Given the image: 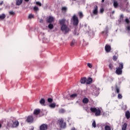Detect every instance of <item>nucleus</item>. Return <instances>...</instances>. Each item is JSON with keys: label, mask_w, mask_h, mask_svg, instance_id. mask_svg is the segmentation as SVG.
<instances>
[{"label": "nucleus", "mask_w": 130, "mask_h": 130, "mask_svg": "<svg viewBox=\"0 0 130 130\" xmlns=\"http://www.w3.org/2000/svg\"><path fill=\"white\" fill-rule=\"evenodd\" d=\"M55 103H52L50 105V107H51V108H55Z\"/></svg>", "instance_id": "nucleus-29"}, {"label": "nucleus", "mask_w": 130, "mask_h": 130, "mask_svg": "<svg viewBox=\"0 0 130 130\" xmlns=\"http://www.w3.org/2000/svg\"><path fill=\"white\" fill-rule=\"evenodd\" d=\"M105 130H111V127H110V126L106 125L105 126Z\"/></svg>", "instance_id": "nucleus-26"}, {"label": "nucleus", "mask_w": 130, "mask_h": 130, "mask_svg": "<svg viewBox=\"0 0 130 130\" xmlns=\"http://www.w3.org/2000/svg\"><path fill=\"white\" fill-rule=\"evenodd\" d=\"M92 14L95 16H97V15H98V6H97V5H95L94 6Z\"/></svg>", "instance_id": "nucleus-6"}, {"label": "nucleus", "mask_w": 130, "mask_h": 130, "mask_svg": "<svg viewBox=\"0 0 130 130\" xmlns=\"http://www.w3.org/2000/svg\"><path fill=\"white\" fill-rule=\"evenodd\" d=\"M125 117L127 118V119H129L130 118V113L129 111H127L125 113Z\"/></svg>", "instance_id": "nucleus-18"}, {"label": "nucleus", "mask_w": 130, "mask_h": 130, "mask_svg": "<svg viewBox=\"0 0 130 130\" xmlns=\"http://www.w3.org/2000/svg\"><path fill=\"white\" fill-rule=\"evenodd\" d=\"M40 103L42 105H44V104H45V100H44V99H42L40 101Z\"/></svg>", "instance_id": "nucleus-24"}, {"label": "nucleus", "mask_w": 130, "mask_h": 130, "mask_svg": "<svg viewBox=\"0 0 130 130\" xmlns=\"http://www.w3.org/2000/svg\"><path fill=\"white\" fill-rule=\"evenodd\" d=\"M40 112H41V110L40 109H36L34 111V114L35 115H38V114H39Z\"/></svg>", "instance_id": "nucleus-13"}, {"label": "nucleus", "mask_w": 130, "mask_h": 130, "mask_svg": "<svg viewBox=\"0 0 130 130\" xmlns=\"http://www.w3.org/2000/svg\"><path fill=\"white\" fill-rule=\"evenodd\" d=\"M34 11H35L36 12H37L38 11H39V8H38V7L35 6V7L34 8Z\"/></svg>", "instance_id": "nucleus-36"}, {"label": "nucleus", "mask_w": 130, "mask_h": 130, "mask_svg": "<svg viewBox=\"0 0 130 130\" xmlns=\"http://www.w3.org/2000/svg\"><path fill=\"white\" fill-rule=\"evenodd\" d=\"M90 110L93 113H95V116H100L101 115V110L100 108L91 107Z\"/></svg>", "instance_id": "nucleus-2"}, {"label": "nucleus", "mask_w": 130, "mask_h": 130, "mask_svg": "<svg viewBox=\"0 0 130 130\" xmlns=\"http://www.w3.org/2000/svg\"><path fill=\"white\" fill-rule=\"evenodd\" d=\"M9 14L11 16H14V15H15V12H14V11H10L9 12Z\"/></svg>", "instance_id": "nucleus-41"}, {"label": "nucleus", "mask_w": 130, "mask_h": 130, "mask_svg": "<svg viewBox=\"0 0 130 130\" xmlns=\"http://www.w3.org/2000/svg\"><path fill=\"white\" fill-rule=\"evenodd\" d=\"M80 82L81 84H85V83H86V82H87V78H86L85 77L82 78L80 79Z\"/></svg>", "instance_id": "nucleus-15"}, {"label": "nucleus", "mask_w": 130, "mask_h": 130, "mask_svg": "<svg viewBox=\"0 0 130 130\" xmlns=\"http://www.w3.org/2000/svg\"><path fill=\"white\" fill-rule=\"evenodd\" d=\"M118 99H122V95H121V94L118 93Z\"/></svg>", "instance_id": "nucleus-35"}, {"label": "nucleus", "mask_w": 130, "mask_h": 130, "mask_svg": "<svg viewBox=\"0 0 130 130\" xmlns=\"http://www.w3.org/2000/svg\"><path fill=\"white\" fill-rule=\"evenodd\" d=\"M72 20H73L74 26H78L79 25V18L76 14L73 15Z\"/></svg>", "instance_id": "nucleus-5"}, {"label": "nucleus", "mask_w": 130, "mask_h": 130, "mask_svg": "<svg viewBox=\"0 0 130 130\" xmlns=\"http://www.w3.org/2000/svg\"><path fill=\"white\" fill-rule=\"evenodd\" d=\"M67 20L63 18L61 20H59V24L61 25V31L64 34H67V33H69L70 32V27H68V25L66 24V22Z\"/></svg>", "instance_id": "nucleus-1"}, {"label": "nucleus", "mask_w": 130, "mask_h": 130, "mask_svg": "<svg viewBox=\"0 0 130 130\" xmlns=\"http://www.w3.org/2000/svg\"><path fill=\"white\" fill-rule=\"evenodd\" d=\"M36 5L37 6H39V7H41V6H42V4H41V3H40L39 2H36Z\"/></svg>", "instance_id": "nucleus-37"}, {"label": "nucleus", "mask_w": 130, "mask_h": 130, "mask_svg": "<svg viewBox=\"0 0 130 130\" xmlns=\"http://www.w3.org/2000/svg\"><path fill=\"white\" fill-rule=\"evenodd\" d=\"M120 19L121 21H122V20H123V15L121 14L120 16Z\"/></svg>", "instance_id": "nucleus-42"}, {"label": "nucleus", "mask_w": 130, "mask_h": 130, "mask_svg": "<svg viewBox=\"0 0 130 130\" xmlns=\"http://www.w3.org/2000/svg\"><path fill=\"white\" fill-rule=\"evenodd\" d=\"M113 59L114 60V61H116L117 60V57H116L115 55L113 56Z\"/></svg>", "instance_id": "nucleus-39"}, {"label": "nucleus", "mask_w": 130, "mask_h": 130, "mask_svg": "<svg viewBox=\"0 0 130 130\" xmlns=\"http://www.w3.org/2000/svg\"><path fill=\"white\" fill-rule=\"evenodd\" d=\"M116 74L117 75H122V69H123V63L120 62L118 64V68H116Z\"/></svg>", "instance_id": "nucleus-4"}, {"label": "nucleus", "mask_w": 130, "mask_h": 130, "mask_svg": "<svg viewBox=\"0 0 130 130\" xmlns=\"http://www.w3.org/2000/svg\"><path fill=\"white\" fill-rule=\"evenodd\" d=\"M115 92L117 93V94H119L120 92V90L119 89L118 86H117V85H116L115 86Z\"/></svg>", "instance_id": "nucleus-22"}, {"label": "nucleus", "mask_w": 130, "mask_h": 130, "mask_svg": "<svg viewBox=\"0 0 130 130\" xmlns=\"http://www.w3.org/2000/svg\"><path fill=\"white\" fill-rule=\"evenodd\" d=\"M7 126L13 128V120H10L8 122Z\"/></svg>", "instance_id": "nucleus-14"}, {"label": "nucleus", "mask_w": 130, "mask_h": 130, "mask_svg": "<svg viewBox=\"0 0 130 130\" xmlns=\"http://www.w3.org/2000/svg\"><path fill=\"white\" fill-rule=\"evenodd\" d=\"M33 129H34V128H31V130H33Z\"/></svg>", "instance_id": "nucleus-54"}, {"label": "nucleus", "mask_w": 130, "mask_h": 130, "mask_svg": "<svg viewBox=\"0 0 130 130\" xmlns=\"http://www.w3.org/2000/svg\"><path fill=\"white\" fill-rule=\"evenodd\" d=\"M102 3H104V0H102Z\"/></svg>", "instance_id": "nucleus-52"}, {"label": "nucleus", "mask_w": 130, "mask_h": 130, "mask_svg": "<svg viewBox=\"0 0 130 130\" xmlns=\"http://www.w3.org/2000/svg\"><path fill=\"white\" fill-rule=\"evenodd\" d=\"M82 102L84 104H87V103H89V99L87 98H85L82 100Z\"/></svg>", "instance_id": "nucleus-17"}, {"label": "nucleus", "mask_w": 130, "mask_h": 130, "mask_svg": "<svg viewBox=\"0 0 130 130\" xmlns=\"http://www.w3.org/2000/svg\"><path fill=\"white\" fill-rule=\"evenodd\" d=\"M23 3V0H16V6H21Z\"/></svg>", "instance_id": "nucleus-16"}, {"label": "nucleus", "mask_w": 130, "mask_h": 130, "mask_svg": "<svg viewBox=\"0 0 130 130\" xmlns=\"http://www.w3.org/2000/svg\"><path fill=\"white\" fill-rule=\"evenodd\" d=\"M59 112H63V109H61V110L59 111Z\"/></svg>", "instance_id": "nucleus-49"}, {"label": "nucleus", "mask_w": 130, "mask_h": 130, "mask_svg": "<svg viewBox=\"0 0 130 130\" xmlns=\"http://www.w3.org/2000/svg\"><path fill=\"white\" fill-rule=\"evenodd\" d=\"M127 29L128 31H130V26H128L127 27Z\"/></svg>", "instance_id": "nucleus-45"}, {"label": "nucleus", "mask_w": 130, "mask_h": 130, "mask_svg": "<svg viewBox=\"0 0 130 130\" xmlns=\"http://www.w3.org/2000/svg\"><path fill=\"white\" fill-rule=\"evenodd\" d=\"M104 33H106V34H108V28H106L105 31H102V34H104Z\"/></svg>", "instance_id": "nucleus-32"}, {"label": "nucleus", "mask_w": 130, "mask_h": 130, "mask_svg": "<svg viewBox=\"0 0 130 130\" xmlns=\"http://www.w3.org/2000/svg\"><path fill=\"white\" fill-rule=\"evenodd\" d=\"M126 1H127V0H126Z\"/></svg>", "instance_id": "nucleus-56"}, {"label": "nucleus", "mask_w": 130, "mask_h": 130, "mask_svg": "<svg viewBox=\"0 0 130 130\" xmlns=\"http://www.w3.org/2000/svg\"><path fill=\"white\" fill-rule=\"evenodd\" d=\"M112 13L114 14V11H113V12H112Z\"/></svg>", "instance_id": "nucleus-53"}, {"label": "nucleus", "mask_w": 130, "mask_h": 130, "mask_svg": "<svg viewBox=\"0 0 130 130\" xmlns=\"http://www.w3.org/2000/svg\"><path fill=\"white\" fill-rule=\"evenodd\" d=\"M52 22H54V18L52 16H49L47 20V23H52Z\"/></svg>", "instance_id": "nucleus-10"}, {"label": "nucleus", "mask_w": 130, "mask_h": 130, "mask_svg": "<svg viewBox=\"0 0 130 130\" xmlns=\"http://www.w3.org/2000/svg\"><path fill=\"white\" fill-rule=\"evenodd\" d=\"M74 1H76V0H74Z\"/></svg>", "instance_id": "nucleus-55"}, {"label": "nucleus", "mask_w": 130, "mask_h": 130, "mask_svg": "<svg viewBox=\"0 0 130 130\" xmlns=\"http://www.w3.org/2000/svg\"><path fill=\"white\" fill-rule=\"evenodd\" d=\"M75 44H76V40H73L70 43V46L72 47H74V46H75Z\"/></svg>", "instance_id": "nucleus-21"}, {"label": "nucleus", "mask_w": 130, "mask_h": 130, "mask_svg": "<svg viewBox=\"0 0 130 130\" xmlns=\"http://www.w3.org/2000/svg\"><path fill=\"white\" fill-rule=\"evenodd\" d=\"M25 2H26L27 3H28V2H29V0H24Z\"/></svg>", "instance_id": "nucleus-50"}, {"label": "nucleus", "mask_w": 130, "mask_h": 130, "mask_svg": "<svg viewBox=\"0 0 130 130\" xmlns=\"http://www.w3.org/2000/svg\"><path fill=\"white\" fill-rule=\"evenodd\" d=\"M62 12H67L68 11V8L66 7H63L61 8Z\"/></svg>", "instance_id": "nucleus-27"}, {"label": "nucleus", "mask_w": 130, "mask_h": 130, "mask_svg": "<svg viewBox=\"0 0 130 130\" xmlns=\"http://www.w3.org/2000/svg\"><path fill=\"white\" fill-rule=\"evenodd\" d=\"M92 126H93V127H96V122L95 121V120H94L92 123Z\"/></svg>", "instance_id": "nucleus-34"}, {"label": "nucleus", "mask_w": 130, "mask_h": 130, "mask_svg": "<svg viewBox=\"0 0 130 130\" xmlns=\"http://www.w3.org/2000/svg\"><path fill=\"white\" fill-rule=\"evenodd\" d=\"M32 18H34V15L29 14L28 15V19H32Z\"/></svg>", "instance_id": "nucleus-38"}, {"label": "nucleus", "mask_w": 130, "mask_h": 130, "mask_svg": "<svg viewBox=\"0 0 130 130\" xmlns=\"http://www.w3.org/2000/svg\"><path fill=\"white\" fill-rule=\"evenodd\" d=\"M19 121H13V124H12V128H14L15 127H18L19 126Z\"/></svg>", "instance_id": "nucleus-9"}, {"label": "nucleus", "mask_w": 130, "mask_h": 130, "mask_svg": "<svg viewBox=\"0 0 130 130\" xmlns=\"http://www.w3.org/2000/svg\"><path fill=\"white\" fill-rule=\"evenodd\" d=\"M53 101V100L52 98L48 99V102H49V103H52Z\"/></svg>", "instance_id": "nucleus-33"}, {"label": "nucleus", "mask_w": 130, "mask_h": 130, "mask_svg": "<svg viewBox=\"0 0 130 130\" xmlns=\"http://www.w3.org/2000/svg\"><path fill=\"white\" fill-rule=\"evenodd\" d=\"M105 50L106 51V52H107L108 53L110 52V51H111V46L108 44H106L105 47Z\"/></svg>", "instance_id": "nucleus-7"}, {"label": "nucleus", "mask_w": 130, "mask_h": 130, "mask_svg": "<svg viewBox=\"0 0 130 130\" xmlns=\"http://www.w3.org/2000/svg\"><path fill=\"white\" fill-rule=\"evenodd\" d=\"M92 81H93V79H92V78H88L87 80H86V84H91V83H92Z\"/></svg>", "instance_id": "nucleus-20"}, {"label": "nucleus", "mask_w": 130, "mask_h": 130, "mask_svg": "<svg viewBox=\"0 0 130 130\" xmlns=\"http://www.w3.org/2000/svg\"><path fill=\"white\" fill-rule=\"evenodd\" d=\"M113 6L115 9H117V8L119 7V4H118V2L116 1H114L113 2Z\"/></svg>", "instance_id": "nucleus-12"}, {"label": "nucleus", "mask_w": 130, "mask_h": 130, "mask_svg": "<svg viewBox=\"0 0 130 130\" xmlns=\"http://www.w3.org/2000/svg\"><path fill=\"white\" fill-rule=\"evenodd\" d=\"M71 130H77V129L76 128V127H72V128H71Z\"/></svg>", "instance_id": "nucleus-46"}, {"label": "nucleus", "mask_w": 130, "mask_h": 130, "mask_svg": "<svg viewBox=\"0 0 130 130\" xmlns=\"http://www.w3.org/2000/svg\"><path fill=\"white\" fill-rule=\"evenodd\" d=\"M57 124L59 125L61 128H66L67 127V123L64 122L63 118H60L57 120Z\"/></svg>", "instance_id": "nucleus-3"}, {"label": "nucleus", "mask_w": 130, "mask_h": 130, "mask_svg": "<svg viewBox=\"0 0 130 130\" xmlns=\"http://www.w3.org/2000/svg\"><path fill=\"white\" fill-rule=\"evenodd\" d=\"M40 23H43V20L42 19H40Z\"/></svg>", "instance_id": "nucleus-47"}, {"label": "nucleus", "mask_w": 130, "mask_h": 130, "mask_svg": "<svg viewBox=\"0 0 130 130\" xmlns=\"http://www.w3.org/2000/svg\"><path fill=\"white\" fill-rule=\"evenodd\" d=\"M76 97H78V94L77 93H73L70 95V98L73 99L76 98Z\"/></svg>", "instance_id": "nucleus-23"}, {"label": "nucleus", "mask_w": 130, "mask_h": 130, "mask_svg": "<svg viewBox=\"0 0 130 130\" xmlns=\"http://www.w3.org/2000/svg\"><path fill=\"white\" fill-rule=\"evenodd\" d=\"M53 24H49V25H48V28H49V29H53Z\"/></svg>", "instance_id": "nucleus-31"}, {"label": "nucleus", "mask_w": 130, "mask_h": 130, "mask_svg": "<svg viewBox=\"0 0 130 130\" xmlns=\"http://www.w3.org/2000/svg\"><path fill=\"white\" fill-rule=\"evenodd\" d=\"M27 122H33V116H28L26 120Z\"/></svg>", "instance_id": "nucleus-11"}, {"label": "nucleus", "mask_w": 130, "mask_h": 130, "mask_svg": "<svg viewBox=\"0 0 130 130\" xmlns=\"http://www.w3.org/2000/svg\"><path fill=\"white\" fill-rule=\"evenodd\" d=\"M4 4V1H2L0 3V6H2V5Z\"/></svg>", "instance_id": "nucleus-48"}, {"label": "nucleus", "mask_w": 130, "mask_h": 130, "mask_svg": "<svg viewBox=\"0 0 130 130\" xmlns=\"http://www.w3.org/2000/svg\"><path fill=\"white\" fill-rule=\"evenodd\" d=\"M125 21L126 23H127V24H128V23H129V20H128V18H126Z\"/></svg>", "instance_id": "nucleus-43"}, {"label": "nucleus", "mask_w": 130, "mask_h": 130, "mask_svg": "<svg viewBox=\"0 0 130 130\" xmlns=\"http://www.w3.org/2000/svg\"><path fill=\"white\" fill-rule=\"evenodd\" d=\"M104 12V9L103 8L100 10V13H101L102 14Z\"/></svg>", "instance_id": "nucleus-44"}, {"label": "nucleus", "mask_w": 130, "mask_h": 130, "mask_svg": "<svg viewBox=\"0 0 130 130\" xmlns=\"http://www.w3.org/2000/svg\"><path fill=\"white\" fill-rule=\"evenodd\" d=\"M87 66L88 67V68H90V69H91V68L93 67V66L92 65V64L90 63H87Z\"/></svg>", "instance_id": "nucleus-40"}, {"label": "nucleus", "mask_w": 130, "mask_h": 130, "mask_svg": "<svg viewBox=\"0 0 130 130\" xmlns=\"http://www.w3.org/2000/svg\"><path fill=\"white\" fill-rule=\"evenodd\" d=\"M109 69L111 70H113V64L111 63H110L109 64Z\"/></svg>", "instance_id": "nucleus-28"}, {"label": "nucleus", "mask_w": 130, "mask_h": 130, "mask_svg": "<svg viewBox=\"0 0 130 130\" xmlns=\"http://www.w3.org/2000/svg\"><path fill=\"white\" fill-rule=\"evenodd\" d=\"M79 17L80 19H82L83 17H84V15H83V13L82 12H78Z\"/></svg>", "instance_id": "nucleus-25"}, {"label": "nucleus", "mask_w": 130, "mask_h": 130, "mask_svg": "<svg viewBox=\"0 0 130 130\" xmlns=\"http://www.w3.org/2000/svg\"><path fill=\"white\" fill-rule=\"evenodd\" d=\"M2 128V124H0V128Z\"/></svg>", "instance_id": "nucleus-51"}, {"label": "nucleus", "mask_w": 130, "mask_h": 130, "mask_svg": "<svg viewBox=\"0 0 130 130\" xmlns=\"http://www.w3.org/2000/svg\"><path fill=\"white\" fill-rule=\"evenodd\" d=\"M126 127H127V124L124 123L122 126V130H126Z\"/></svg>", "instance_id": "nucleus-19"}, {"label": "nucleus", "mask_w": 130, "mask_h": 130, "mask_svg": "<svg viewBox=\"0 0 130 130\" xmlns=\"http://www.w3.org/2000/svg\"><path fill=\"white\" fill-rule=\"evenodd\" d=\"M5 18H6V15H5V14H3L0 15V19H4Z\"/></svg>", "instance_id": "nucleus-30"}, {"label": "nucleus", "mask_w": 130, "mask_h": 130, "mask_svg": "<svg viewBox=\"0 0 130 130\" xmlns=\"http://www.w3.org/2000/svg\"><path fill=\"white\" fill-rule=\"evenodd\" d=\"M48 128V125L46 124H42L40 126V130H46Z\"/></svg>", "instance_id": "nucleus-8"}]
</instances>
